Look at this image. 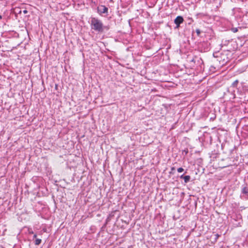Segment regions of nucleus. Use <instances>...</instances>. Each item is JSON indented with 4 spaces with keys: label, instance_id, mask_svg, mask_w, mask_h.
Wrapping results in <instances>:
<instances>
[{
    "label": "nucleus",
    "instance_id": "f257e3e1",
    "mask_svg": "<svg viewBox=\"0 0 248 248\" xmlns=\"http://www.w3.org/2000/svg\"><path fill=\"white\" fill-rule=\"evenodd\" d=\"M90 24L92 29L98 32L102 33L104 31H108L109 29L108 26H104L102 21L96 17H91Z\"/></svg>",
    "mask_w": 248,
    "mask_h": 248
},
{
    "label": "nucleus",
    "instance_id": "f03ea898",
    "mask_svg": "<svg viewBox=\"0 0 248 248\" xmlns=\"http://www.w3.org/2000/svg\"><path fill=\"white\" fill-rule=\"evenodd\" d=\"M97 12L99 15L105 14L107 15L108 13V8L105 5H101L97 7Z\"/></svg>",
    "mask_w": 248,
    "mask_h": 248
},
{
    "label": "nucleus",
    "instance_id": "7ed1b4c3",
    "mask_svg": "<svg viewBox=\"0 0 248 248\" xmlns=\"http://www.w3.org/2000/svg\"><path fill=\"white\" fill-rule=\"evenodd\" d=\"M184 20L183 16H179L174 19V22L176 25L175 28H179L180 25L184 22Z\"/></svg>",
    "mask_w": 248,
    "mask_h": 248
},
{
    "label": "nucleus",
    "instance_id": "20e7f679",
    "mask_svg": "<svg viewBox=\"0 0 248 248\" xmlns=\"http://www.w3.org/2000/svg\"><path fill=\"white\" fill-rule=\"evenodd\" d=\"M242 136L246 139L248 138V125H244L242 130Z\"/></svg>",
    "mask_w": 248,
    "mask_h": 248
},
{
    "label": "nucleus",
    "instance_id": "39448f33",
    "mask_svg": "<svg viewBox=\"0 0 248 248\" xmlns=\"http://www.w3.org/2000/svg\"><path fill=\"white\" fill-rule=\"evenodd\" d=\"M242 194L245 198L248 199V188L244 187L242 189Z\"/></svg>",
    "mask_w": 248,
    "mask_h": 248
},
{
    "label": "nucleus",
    "instance_id": "423d86ee",
    "mask_svg": "<svg viewBox=\"0 0 248 248\" xmlns=\"http://www.w3.org/2000/svg\"><path fill=\"white\" fill-rule=\"evenodd\" d=\"M190 176L189 175H185V178H184V180L185 183H187L190 180Z\"/></svg>",
    "mask_w": 248,
    "mask_h": 248
},
{
    "label": "nucleus",
    "instance_id": "0eeeda50",
    "mask_svg": "<svg viewBox=\"0 0 248 248\" xmlns=\"http://www.w3.org/2000/svg\"><path fill=\"white\" fill-rule=\"evenodd\" d=\"M41 242H42V240L41 239L36 238L35 240L34 244L35 245H39L41 244Z\"/></svg>",
    "mask_w": 248,
    "mask_h": 248
},
{
    "label": "nucleus",
    "instance_id": "6e6552de",
    "mask_svg": "<svg viewBox=\"0 0 248 248\" xmlns=\"http://www.w3.org/2000/svg\"><path fill=\"white\" fill-rule=\"evenodd\" d=\"M239 82V81L238 80H235L234 81L232 82V87H236Z\"/></svg>",
    "mask_w": 248,
    "mask_h": 248
},
{
    "label": "nucleus",
    "instance_id": "1a4fd4ad",
    "mask_svg": "<svg viewBox=\"0 0 248 248\" xmlns=\"http://www.w3.org/2000/svg\"><path fill=\"white\" fill-rule=\"evenodd\" d=\"M195 31H196V33H197V35H198V36H200L201 32V30H200V29H196Z\"/></svg>",
    "mask_w": 248,
    "mask_h": 248
},
{
    "label": "nucleus",
    "instance_id": "9d476101",
    "mask_svg": "<svg viewBox=\"0 0 248 248\" xmlns=\"http://www.w3.org/2000/svg\"><path fill=\"white\" fill-rule=\"evenodd\" d=\"M231 30L234 33L238 31V29L237 28H232Z\"/></svg>",
    "mask_w": 248,
    "mask_h": 248
},
{
    "label": "nucleus",
    "instance_id": "9b49d317",
    "mask_svg": "<svg viewBox=\"0 0 248 248\" xmlns=\"http://www.w3.org/2000/svg\"><path fill=\"white\" fill-rule=\"evenodd\" d=\"M184 170L183 169V168H179L178 169H177V171L178 172H183V171Z\"/></svg>",
    "mask_w": 248,
    "mask_h": 248
},
{
    "label": "nucleus",
    "instance_id": "f8f14e48",
    "mask_svg": "<svg viewBox=\"0 0 248 248\" xmlns=\"http://www.w3.org/2000/svg\"><path fill=\"white\" fill-rule=\"evenodd\" d=\"M185 175H184V174H182V175H181L180 176V179H184V178H185Z\"/></svg>",
    "mask_w": 248,
    "mask_h": 248
},
{
    "label": "nucleus",
    "instance_id": "ddd939ff",
    "mask_svg": "<svg viewBox=\"0 0 248 248\" xmlns=\"http://www.w3.org/2000/svg\"><path fill=\"white\" fill-rule=\"evenodd\" d=\"M23 13L24 14H26L28 13V11L27 10H24L23 11Z\"/></svg>",
    "mask_w": 248,
    "mask_h": 248
},
{
    "label": "nucleus",
    "instance_id": "4468645a",
    "mask_svg": "<svg viewBox=\"0 0 248 248\" xmlns=\"http://www.w3.org/2000/svg\"><path fill=\"white\" fill-rule=\"evenodd\" d=\"M36 237H37V235L36 234H34V235H33V238H35V239H36Z\"/></svg>",
    "mask_w": 248,
    "mask_h": 248
},
{
    "label": "nucleus",
    "instance_id": "2eb2a0df",
    "mask_svg": "<svg viewBox=\"0 0 248 248\" xmlns=\"http://www.w3.org/2000/svg\"><path fill=\"white\" fill-rule=\"evenodd\" d=\"M171 170L172 171V170H175V168H174V167H172V168H171Z\"/></svg>",
    "mask_w": 248,
    "mask_h": 248
},
{
    "label": "nucleus",
    "instance_id": "dca6fc26",
    "mask_svg": "<svg viewBox=\"0 0 248 248\" xmlns=\"http://www.w3.org/2000/svg\"><path fill=\"white\" fill-rule=\"evenodd\" d=\"M29 233H30V234H33V231H30V232H29Z\"/></svg>",
    "mask_w": 248,
    "mask_h": 248
},
{
    "label": "nucleus",
    "instance_id": "f3484780",
    "mask_svg": "<svg viewBox=\"0 0 248 248\" xmlns=\"http://www.w3.org/2000/svg\"><path fill=\"white\" fill-rule=\"evenodd\" d=\"M2 18L1 16L0 15V20Z\"/></svg>",
    "mask_w": 248,
    "mask_h": 248
},
{
    "label": "nucleus",
    "instance_id": "a211bd4d",
    "mask_svg": "<svg viewBox=\"0 0 248 248\" xmlns=\"http://www.w3.org/2000/svg\"><path fill=\"white\" fill-rule=\"evenodd\" d=\"M216 235H217V237H218L219 236V235H218V234H217Z\"/></svg>",
    "mask_w": 248,
    "mask_h": 248
},
{
    "label": "nucleus",
    "instance_id": "6ab92c4d",
    "mask_svg": "<svg viewBox=\"0 0 248 248\" xmlns=\"http://www.w3.org/2000/svg\"><path fill=\"white\" fill-rule=\"evenodd\" d=\"M21 13V11L20 10L18 13Z\"/></svg>",
    "mask_w": 248,
    "mask_h": 248
},
{
    "label": "nucleus",
    "instance_id": "aec40b11",
    "mask_svg": "<svg viewBox=\"0 0 248 248\" xmlns=\"http://www.w3.org/2000/svg\"><path fill=\"white\" fill-rule=\"evenodd\" d=\"M57 85H56L55 88H57Z\"/></svg>",
    "mask_w": 248,
    "mask_h": 248
}]
</instances>
